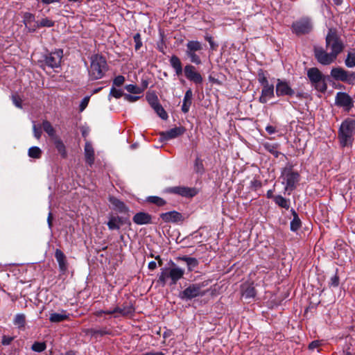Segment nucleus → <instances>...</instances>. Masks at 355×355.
Here are the masks:
<instances>
[{
	"instance_id": "nucleus-32",
	"label": "nucleus",
	"mask_w": 355,
	"mask_h": 355,
	"mask_svg": "<svg viewBox=\"0 0 355 355\" xmlns=\"http://www.w3.org/2000/svg\"><path fill=\"white\" fill-rule=\"evenodd\" d=\"M42 128L52 140H53L55 137H58L55 135V130L49 121L44 120L42 122Z\"/></svg>"
},
{
	"instance_id": "nucleus-33",
	"label": "nucleus",
	"mask_w": 355,
	"mask_h": 355,
	"mask_svg": "<svg viewBox=\"0 0 355 355\" xmlns=\"http://www.w3.org/2000/svg\"><path fill=\"white\" fill-rule=\"evenodd\" d=\"M275 202L282 208L288 209L290 207V201L288 199L284 198L280 195L275 196L274 197Z\"/></svg>"
},
{
	"instance_id": "nucleus-18",
	"label": "nucleus",
	"mask_w": 355,
	"mask_h": 355,
	"mask_svg": "<svg viewBox=\"0 0 355 355\" xmlns=\"http://www.w3.org/2000/svg\"><path fill=\"white\" fill-rule=\"evenodd\" d=\"M275 96L274 85L268 84L262 86L261 94L259 96V101L261 103H266L268 98H271Z\"/></svg>"
},
{
	"instance_id": "nucleus-5",
	"label": "nucleus",
	"mask_w": 355,
	"mask_h": 355,
	"mask_svg": "<svg viewBox=\"0 0 355 355\" xmlns=\"http://www.w3.org/2000/svg\"><path fill=\"white\" fill-rule=\"evenodd\" d=\"M354 130L355 120L348 119L342 123L338 132V138L342 146L352 144Z\"/></svg>"
},
{
	"instance_id": "nucleus-26",
	"label": "nucleus",
	"mask_w": 355,
	"mask_h": 355,
	"mask_svg": "<svg viewBox=\"0 0 355 355\" xmlns=\"http://www.w3.org/2000/svg\"><path fill=\"white\" fill-rule=\"evenodd\" d=\"M192 97H193V93L191 89H189L186 91L184 99H183V103L182 105V111L184 113H187L189 110L190 106L192 103Z\"/></svg>"
},
{
	"instance_id": "nucleus-16",
	"label": "nucleus",
	"mask_w": 355,
	"mask_h": 355,
	"mask_svg": "<svg viewBox=\"0 0 355 355\" xmlns=\"http://www.w3.org/2000/svg\"><path fill=\"white\" fill-rule=\"evenodd\" d=\"M185 132V128L182 126L175 127L171 128L167 131L162 132L160 133V136L162 139L165 141H168L170 139L176 138L184 134Z\"/></svg>"
},
{
	"instance_id": "nucleus-64",
	"label": "nucleus",
	"mask_w": 355,
	"mask_h": 355,
	"mask_svg": "<svg viewBox=\"0 0 355 355\" xmlns=\"http://www.w3.org/2000/svg\"><path fill=\"white\" fill-rule=\"evenodd\" d=\"M148 269L150 270H154L157 268V263L155 261H152L148 263Z\"/></svg>"
},
{
	"instance_id": "nucleus-35",
	"label": "nucleus",
	"mask_w": 355,
	"mask_h": 355,
	"mask_svg": "<svg viewBox=\"0 0 355 355\" xmlns=\"http://www.w3.org/2000/svg\"><path fill=\"white\" fill-rule=\"evenodd\" d=\"M345 64L349 68L355 67V49H352L347 53Z\"/></svg>"
},
{
	"instance_id": "nucleus-51",
	"label": "nucleus",
	"mask_w": 355,
	"mask_h": 355,
	"mask_svg": "<svg viewBox=\"0 0 355 355\" xmlns=\"http://www.w3.org/2000/svg\"><path fill=\"white\" fill-rule=\"evenodd\" d=\"M188 266V269L189 271H191L193 268H196L198 265V261L197 259L194 257H191L190 259H189L188 263H187Z\"/></svg>"
},
{
	"instance_id": "nucleus-57",
	"label": "nucleus",
	"mask_w": 355,
	"mask_h": 355,
	"mask_svg": "<svg viewBox=\"0 0 355 355\" xmlns=\"http://www.w3.org/2000/svg\"><path fill=\"white\" fill-rule=\"evenodd\" d=\"M89 96H86L85 97L80 104V111H83L85 109V107L87 106L88 105V103H89Z\"/></svg>"
},
{
	"instance_id": "nucleus-6",
	"label": "nucleus",
	"mask_w": 355,
	"mask_h": 355,
	"mask_svg": "<svg viewBox=\"0 0 355 355\" xmlns=\"http://www.w3.org/2000/svg\"><path fill=\"white\" fill-rule=\"evenodd\" d=\"M207 285L206 282L191 284L179 293V297L183 300H190L197 297L204 296L206 292L202 289Z\"/></svg>"
},
{
	"instance_id": "nucleus-19",
	"label": "nucleus",
	"mask_w": 355,
	"mask_h": 355,
	"mask_svg": "<svg viewBox=\"0 0 355 355\" xmlns=\"http://www.w3.org/2000/svg\"><path fill=\"white\" fill-rule=\"evenodd\" d=\"M133 222L137 225H147L152 223V216L146 212L137 213L132 218Z\"/></svg>"
},
{
	"instance_id": "nucleus-9",
	"label": "nucleus",
	"mask_w": 355,
	"mask_h": 355,
	"mask_svg": "<svg viewBox=\"0 0 355 355\" xmlns=\"http://www.w3.org/2000/svg\"><path fill=\"white\" fill-rule=\"evenodd\" d=\"M312 24L309 19H302L292 24V30L297 35L310 33L312 30Z\"/></svg>"
},
{
	"instance_id": "nucleus-10",
	"label": "nucleus",
	"mask_w": 355,
	"mask_h": 355,
	"mask_svg": "<svg viewBox=\"0 0 355 355\" xmlns=\"http://www.w3.org/2000/svg\"><path fill=\"white\" fill-rule=\"evenodd\" d=\"M168 193L177 194L182 197L192 198L197 194L196 188H191L184 186L171 187L166 189Z\"/></svg>"
},
{
	"instance_id": "nucleus-36",
	"label": "nucleus",
	"mask_w": 355,
	"mask_h": 355,
	"mask_svg": "<svg viewBox=\"0 0 355 355\" xmlns=\"http://www.w3.org/2000/svg\"><path fill=\"white\" fill-rule=\"evenodd\" d=\"M42 150L37 146L31 147L28 151V156L34 159H40L42 156Z\"/></svg>"
},
{
	"instance_id": "nucleus-41",
	"label": "nucleus",
	"mask_w": 355,
	"mask_h": 355,
	"mask_svg": "<svg viewBox=\"0 0 355 355\" xmlns=\"http://www.w3.org/2000/svg\"><path fill=\"white\" fill-rule=\"evenodd\" d=\"M194 171L196 173H200V174H202L205 172L202 160L199 157H197L195 160Z\"/></svg>"
},
{
	"instance_id": "nucleus-17",
	"label": "nucleus",
	"mask_w": 355,
	"mask_h": 355,
	"mask_svg": "<svg viewBox=\"0 0 355 355\" xmlns=\"http://www.w3.org/2000/svg\"><path fill=\"white\" fill-rule=\"evenodd\" d=\"M348 72V71L345 70L340 67H334L331 70L330 78L332 77L337 81H342L347 83V81L349 80L347 79Z\"/></svg>"
},
{
	"instance_id": "nucleus-58",
	"label": "nucleus",
	"mask_w": 355,
	"mask_h": 355,
	"mask_svg": "<svg viewBox=\"0 0 355 355\" xmlns=\"http://www.w3.org/2000/svg\"><path fill=\"white\" fill-rule=\"evenodd\" d=\"M250 186L252 189L257 190L261 187V182L258 180H254L251 181Z\"/></svg>"
},
{
	"instance_id": "nucleus-52",
	"label": "nucleus",
	"mask_w": 355,
	"mask_h": 355,
	"mask_svg": "<svg viewBox=\"0 0 355 355\" xmlns=\"http://www.w3.org/2000/svg\"><path fill=\"white\" fill-rule=\"evenodd\" d=\"M340 283L339 277L337 274H335L331 279L329 282V286L330 287H338Z\"/></svg>"
},
{
	"instance_id": "nucleus-46",
	"label": "nucleus",
	"mask_w": 355,
	"mask_h": 355,
	"mask_svg": "<svg viewBox=\"0 0 355 355\" xmlns=\"http://www.w3.org/2000/svg\"><path fill=\"white\" fill-rule=\"evenodd\" d=\"M256 295V291L253 286H248L243 292V296L245 298L254 297Z\"/></svg>"
},
{
	"instance_id": "nucleus-38",
	"label": "nucleus",
	"mask_w": 355,
	"mask_h": 355,
	"mask_svg": "<svg viewBox=\"0 0 355 355\" xmlns=\"http://www.w3.org/2000/svg\"><path fill=\"white\" fill-rule=\"evenodd\" d=\"M257 79L261 86L269 84L267 73L261 69L258 71Z\"/></svg>"
},
{
	"instance_id": "nucleus-60",
	"label": "nucleus",
	"mask_w": 355,
	"mask_h": 355,
	"mask_svg": "<svg viewBox=\"0 0 355 355\" xmlns=\"http://www.w3.org/2000/svg\"><path fill=\"white\" fill-rule=\"evenodd\" d=\"M124 224H127L128 225H131L128 216L125 218L121 216V222L119 223L120 227Z\"/></svg>"
},
{
	"instance_id": "nucleus-34",
	"label": "nucleus",
	"mask_w": 355,
	"mask_h": 355,
	"mask_svg": "<svg viewBox=\"0 0 355 355\" xmlns=\"http://www.w3.org/2000/svg\"><path fill=\"white\" fill-rule=\"evenodd\" d=\"M13 323L19 329H24L26 325V315L24 313H18L15 315Z\"/></svg>"
},
{
	"instance_id": "nucleus-1",
	"label": "nucleus",
	"mask_w": 355,
	"mask_h": 355,
	"mask_svg": "<svg viewBox=\"0 0 355 355\" xmlns=\"http://www.w3.org/2000/svg\"><path fill=\"white\" fill-rule=\"evenodd\" d=\"M325 46L326 50L320 46H315L314 56L320 64L329 65L337 59L345 47L336 28H329L325 37Z\"/></svg>"
},
{
	"instance_id": "nucleus-59",
	"label": "nucleus",
	"mask_w": 355,
	"mask_h": 355,
	"mask_svg": "<svg viewBox=\"0 0 355 355\" xmlns=\"http://www.w3.org/2000/svg\"><path fill=\"white\" fill-rule=\"evenodd\" d=\"M53 214L51 212H49L47 217V223L50 230H51L53 227Z\"/></svg>"
},
{
	"instance_id": "nucleus-43",
	"label": "nucleus",
	"mask_w": 355,
	"mask_h": 355,
	"mask_svg": "<svg viewBox=\"0 0 355 355\" xmlns=\"http://www.w3.org/2000/svg\"><path fill=\"white\" fill-rule=\"evenodd\" d=\"M124 94H125L123 93L122 89H116L115 87H112L110 89V94L108 96V99L110 100V98L112 96L116 98H119L121 96L124 97Z\"/></svg>"
},
{
	"instance_id": "nucleus-53",
	"label": "nucleus",
	"mask_w": 355,
	"mask_h": 355,
	"mask_svg": "<svg viewBox=\"0 0 355 355\" xmlns=\"http://www.w3.org/2000/svg\"><path fill=\"white\" fill-rule=\"evenodd\" d=\"M33 134L36 139H39L42 135V130L40 127H37L35 124L33 127Z\"/></svg>"
},
{
	"instance_id": "nucleus-44",
	"label": "nucleus",
	"mask_w": 355,
	"mask_h": 355,
	"mask_svg": "<svg viewBox=\"0 0 355 355\" xmlns=\"http://www.w3.org/2000/svg\"><path fill=\"white\" fill-rule=\"evenodd\" d=\"M46 348V345L44 342H35L31 347V349L36 352H42Z\"/></svg>"
},
{
	"instance_id": "nucleus-31",
	"label": "nucleus",
	"mask_w": 355,
	"mask_h": 355,
	"mask_svg": "<svg viewBox=\"0 0 355 355\" xmlns=\"http://www.w3.org/2000/svg\"><path fill=\"white\" fill-rule=\"evenodd\" d=\"M291 213L293 218L291 222V230L293 232H296L301 227L302 223L298 216V214L294 209H291Z\"/></svg>"
},
{
	"instance_id": "nucleus-37",
	"label": "nucleus",
	"mask_w": 355,
	"mask_h": 355,
	"mask_svg": "<svg viewBox=\"0 0 355 355\" xmlns=\"http://www.w3.org/2000/svg\"><path fill=\"white\" fill-rule=\"evenodd\" d=\"M147 202L156 205L158 207H162L166 204L165 200L158 196H149L147 198Z\"/></svg>"
},
{
	"instance_id": "nucleus-45",
	"label": "nucleus",
	"mask_w": 355,
	"mask_h": 355,
	"mask_svg": "<svg viewBox=\"0 0 355 355\" xmlns=\"http://www.w3.org/2000/svg\"><path fill=\"white\" fill-rule=\"evenodd\" d=\"M125 89L128 92L134 94H139L143 92V89H141V87H139L137 85L132 84L125 85Z\"/></svg>"
},
{
	"instance_id": "nucleus-7",
	"label": "nucleus",
	"mask_w": 355,
	"mask_h": 355,
	"mask_svg": "<svg viewBox=\"0 0 355 355\" xmlns=\"http://www.w3.org/2000/svg\"><path fill=\"white\" fill-rule=\"evenodd\" d=\"M186 47L185 54L189 58L190 62L196 65L200 64L202 61L196 52L202 50L201 43L196 40L189 41Z\"/></svg>"
},
{
	"instance_id": "nucleus-50",
	"label": "nucleus",
	"mask_w": 355,
	"mask_h": 355,
	"mask_svg": "<svg viewBox=\"0 0 355 355\" xmlns=\"http://www.w3.org/2000/svg\"><path fill=\"white\" fill-rule=\"evenodd\" d=\"M133 39H134V42L135 43V49L136 51H138L142 46L141 35L139 33H136L134 35Z\"/></svg>"
},
{
	"instance_id": "nucleus-62",
	"label": "nucleus",
	"mask_w": 355,
	"mask_h": 355,
	"mask_svg": "<svg viewBox=\"0 0 355 355\" xmlns=\"http://www.w3.org/2000/svg\"><path fill=\"white\" fill-rule=\"evenodd\" d=\"M266 130L270 135L274 134L277 131L276 128L272 125H268L266 128Z\"/></svg>"
},
{
	"instance_id": "nucleus-22",
	"label": "nucleus",
	"mask_w": 355,
	"mask_h": 355,
	"mask_svg": "<svg viewBox=\"0 0 355 355\" xmlns=\"http://www.w3.org/2000/svg\"><path fill=\"white\" fill-rule=\"evenodd\" d=\"M55 257L58 263L60 270L64 273L67 270V261L65 254L60 249H56Z\"/></svg>"
},
{
	"instance_id": "nucleus-27",
	"label": "nucleus",
	"mask_w": 355,
	"mask_h": 355,
	"mask_svg": "<svg viewBox=\"0 0 355 355\" xmlns=\"http://www.w3.org/2000/svg\"><path fill=\"white\" fill-rule=\"evenodd\" d=\"M69 315L67 314L65 311H62L61 313H52L49 315V320L53 323L62 322L68 319Z\"/></svg>"
},
{
	"instance_id": "nucleus-47",
	"label": "nucleus",
	"mask_w": 355,
	"mask_h": 355,
	"mask_svg": "<svg viewBox=\"0 0 355 355\" xmlns=\"http://www.w3.org/2000/svg\"><path fill=\"white\" fill-rule=\"evenodd\" d=\"M147 100L150 105V106L153 108L156 106V105H159V102L158 101L157 96L155 94H150L146 96Z\"/></svg>"
},
{
	"instance_id": "nucleus-8",
	"label": "nucleus",
	"mask_w": 355,
	"mask_h": 355,
	"mask_svg": "<svg viewBox=\"0 0 355 355\" xmlns=\"http://www.w3.org/2000/svg\"><path fill=\"white\" fill-rule=\"evenodd\" d=\"M63 57V51L61 49H56L55 51L46 53L43 56L45 64L53 69L60 66L61 60Z\"/></svg>"
},
{
	"instance_id": "nucleus-11",
	"label": "nucleus",
	"mask_w": 355,
	"mask_h": 355,
	"mask_svg": "<svg viewBox=\"0 0 355 355\" xmlns=\"http://www.w3.org/2000/svg\"><path fill=\"white\" fill-rule=\"evenodd\" d=\"M184 73L189 80L193 82L196 85H201L203 82L202 75L197 71L196 67L191 64H188L184 67Z\"/></svg>"
},
{
	"instance_id": "nucleus-21",
	"label": "nucleus",
	"mask_w": 355,
	"mask_h": 355,
	"mask_svg": "<svg viewBox=\"0 0 355 355\" xmlns=\"http://www.w3.org/2000/svg\"><path fill=\"white\" fill-rule=\"evenodd\" d=\"M109 202L112 205L114 209L116 210L120 214H128L129 208L125 205V203L116 198L114 196H110L109 198Z\"/></svg>"
},
{
	"instance_id": "nucleus-24",
	"label": "nucleus",
	"mask_w": 355,
	"mask_h": 355,
	"mask_svg": "<svg viewBox=\"0 0 355 355\" xmlns=\"http://www.w3.org/2000/svg\"><path fill=\"white\" fill-rule=\"evenodd\" d=\"M85 162L90 166L94 162V150L90 142L87 141L85 146Z\"/></svg>"
},
{
	"instance_id": "nucleus-56",
	"label": "nucleus",
	"mask_w": 355,
	"mask_h": 355,
	"mask_svg": "<svg viewBox=\"0 0 355 355\" xmlns=\"http://www.w3.org/2000/svg\"><path fill=\"white\" fill-rule=\"evenodd\" d=\"M347 79L349 80L347 81V83L349 85H354L355 84V71L354 72H348V77Z\"/></svg>"
},
{
	"instance_id": "nucleus-12",
	"label": "nucleus",
	"mask_w": 355,
	"mask_h": 355,
	"mask_svg": "<svg viewBox=\"0 0 355 355\" xmlns=\"http://www.w3.org/2000/svg\"><path fill=\"white\" fill-rule=\"evenodd\" d=\"M286 181V189L293 190L295 188V184L299 181L300 174L297 171H293L291 167L285 168L283 171Z\"/></svg>"
},
{
	"instance_id": "nucleus-48",
	"label": "nucleus",
	"mask_w": 355,
	"mask_h": 355,
	"mask_svg": "<svg viewBox=\"0 0 355 355\" xmlns=\"http://www.w3.org/2000/svg\"><path fill=\"white\" fill-rule=\"evenodd\" d=\"M11 99L13 103V104L18 108H22V99L20 98V96L17 94H12L11 96Z\"/></svg>"
},
{
	"instance_id": "nucleus-30",
	"label": "nucleus",
	"mask_w": 355,
	"mask_h": 355,
	"mask_svg": "<svg viewBox=\"0 0 355 355\" xmlns=\"http://www.w3.org/2000/svg\"><path fill=\"white\" fill-rule=\"evenodd\" d=\"M263 146L265 150L272 154L275 157L277 158L281 154L277 149L279 147V144H270L268 142L264 143Z\"/></svg>"
},
{
	"instance_id": "nucleus-14",
	"label": "nucleus",
	"mask_w": 355,
	"mask_h": 355,
	"mask_svg": "<svg viewBox=\"0 0 355 355\" xmlns=\"http://www.w3.org/2000/svg\"><path fill=\"white\" fill-rule=\"evenodd\" d=\"M135 311V309L131 302H125L121 306H116L114 309V312L119 313L120 315L123 317L132 316Z\"/></svg>"
},
{
	"instance_id": "nucleus-63",
	"label": "nucleus",
	"mask_w": 355,
	"mask_h": 355,
	"mask_svg": "<svg viewBox=\"0 0 355 355\" xmlns=\"http://www.w3.org/2000/svg\"><path fill=\"white\" fill-rule=\"evenodd\" d=\"M319 345H320V342L318 340H313L309 344V348L310 349H313L319 347Z\"/></svg>"
},
{
	"instance_id": "nucleus-29",
	"label": "nucleus",
	"mask_w": 355,
	"mask_h": 355,
	"mask_svg": "<svg viewBox=\"0 0 355 355\" xmlns=\"http://www.w3.org/2000/svg\"><path fill=\"white\" fill-rule=\"evenodd\" d=\"M121 222V216H110L109 220L107 223L110 230H119L120 229L119 223Z\"/></svg>"
},
{
	"instance_id": "nucleus-61",
	"label": "nucleus",
	"mask_w": 355,
	"mask_h": 355,
	"mask_svg": "<svg viewBox=\"0 0 355 355\" xmlns=\"http://www.w3.org/2000/svg\"><path fill=\"white\" fill-rule=\"evenodd\" d=\"M205 39L209 43L211 49H215L216 45L215 44L214 42L213 41L212 37L211 36H206Z\"/></svg>"
},
{
	"instance_id": "nucleus-42",
	"label": "nucleus",
	"mask_w": 355,
	"mask_h": 355,
	"mask_svg": "<svg viewBox=\"0 0 355 355\" xmlns=\"http://www.w3.org/2000/svg\"><path fill=\"white\" fill-rule=\"evenodd\" d=\"M153 110L161 119L164 120L168 119V114L160 103L159 105H156V106L153 107Z\"/></svg>"
},
{
	"instance_id": "nucleus-23",
	"label": "nucleus",
	"mask_w": 355,
	"mask_h": 355,
	"mask_svg": "<svg viewBox=\"0 0 355 355\" xmlns=\"http://www.w3.org/2000/svg\"><path fill=\"white\" fill-rule=\"evenodd\" d=\"M171 67L174 69L175 74L180 76L182 74L183 68L180 59L175 55H173L169 60Z\"/></svg>"
},
{
	"instance_id": "nucleus-54",
	"label": "nucleus",
	"mask_w": 355,
	"mask_h": 355,
	"mask_svg": "<svg viewBox=\"0 0 355 355\" xmlns=\"http://www.w3.org/2000/svg\"><path fill=\"white\" fill-rule=\"evenodd\" d=\"M14 338H15L14 337L8 336L4 335L2 337L1 343L3 345H8L12 343V341L14 340Z\"/></svg>"
},
{
	"instance_id": "nucleus-3",
	"label": "nucleus",
	"mask_w": 355,
	"mask_h": 355,
	"mask_svg": "<svg viewBox=\"0 0 355 355\" xmlns=\"http://www.w3.org/2000/svg\"><path fill=\"white\" fill-rule=\"evenodd\" d=\"M90 66L88 68L89 78L92 80L102 78L108 70L106 60L98 54L93 55L91 58Z\"/></svg>"
},
{
	"instance_id": "nucleus-2",
	"label": "nucleus",
	"mask_w": 355,
	"mask_h": 355,
	"mask_svg": "<svg viewBox=\"0 0 355 355\" xmlns=\"http://www.w3.org/2000/svg\"><path fill=\"white\" fill-rule=\"evenodd\" d=\"M171 267H164L161 268V272L158 275V282L163 286L166 284L168 279L171 280L170 285H175L181 279L184 275V270L178 267L172 261H170Z\"/></svg>"
},
{
	"instance_id": "nucleus-55",
	"label": "nucleus",
	"mask_w": 355,
	"mask_h": 355,
	"mask_svg": "<svg viewBox=\"0 0 355 355\" xmlns=\"http://www.w3.org/2000/svg\"><path fill=\"white\" fill-rule=\"evenodd\" d=\"M139 98L140 97L139 96H134V95L127 94H124V98L127 101L130 102V103L137 101Z\"/></svg>"
},
{
	"instance_id": "nucleus-15",
	"label": "nucleus",
	"mask_w": 355,
	"mask_h": 355,
	"mask_svg": "<svg viewBox=\"0 0 355 355\" xmlns=\"http://www.w3.org/2000/svg\"><path fill=\"white\" fill-rule=\"evenodd\" d=\"M160 218L165 223H178L184 220L182 214L177 211H171L166 213H162Z\"/></svg>"
},
{
	"instance_id": "nucleus-28",
	"label": "nucleus",
	"mask_w": 355,
	"mask_h": 355,
	"mask_svg": "<svg viewBox=\"0 0 355 355\" xmlns=\"http://www.w3.org/2000/svg\"><path fill=\"white\" fill-rule=\"evenodd\" d=\"M54 26V21L49 18H43L41 21H37L36 24H35L33 28H29V32H34L37 28L40 27H52Z\"/></svg>"
},
{
	"instance_id": "nucleus-39",
	"label": "nucleus",
	"mask_w": 355,
	"mask_h": 355,
	"mask_svg": "<svg viewBox=\"0 0 355 355\" xmlns=\"http://www.w3.org/2000/svg\"><path fill=\"white\" fill-rule=\"evenodd\" d=\"M23 21L26 27L28 28V29L31 28H33L31 26V24L35 21V15L31 12H25L23 17Z\"/></svg>"
},
{
	"instance_id": "nucleus-40",
	"label": "nucleus",
	"mask_w": 355,
	"mask_h": 355,
	"mask_svg": "<svg viewBox=\"0 0 355 355\" xmlns=\"http://www.w3.org/2000/svg\"><path fill=\"white\" fill-rule=\"evenodd\" d=\"M88 333L90 334L92 336L99 335L101 336H103L105 335L110 334V331L107 329V328H102L99 329L92 328L88 329Z\"/></svg>"
},
{
	"instance_id": "nucleus-4",
	"label": "nucleus",
	"mask_w": 355,
	"mask_h": 355,
	"mask_svg": "<svg viewBox=\"0 0 355 355\" xmlns=\"http://www.w3.org/2000/svg\"><path fill=\"white\" fill-rule=\"evenodd\" d=\"M307 76L316 90L322 93L327 91V83L331 81L329 76L324 75L317 67H312L308 69Z\"/></svg>"
},
{
	"instance_id": "nucleus-20",
	"label": "nucleus",
	"mask_w": 355,
	"mask_h": 355,
	"mask_svg": "<svg viewBox=\"0 0 355 355\" xmlns=\"http://www.w3.org/2000/svg\"><path fill=\"white\" fill-rule=\"evenodd\" d=\"M336 104L341 107H351L352 106V100L347 93L338 92L336 96Z\"/></svg>"
},
{
	"instance_id": "nucleus-25",
	"label": "nucleus",
	"mask_w": 355,
	"mask_h": 355,
	"mask_svg": "<svg viewBox=\"0 0 355 355\" xmlns=\"http://www.w3.org/2000/svg\"><path fill=\"white\" fill-rule=\"evenodd\" d=\"M55 148L60 155L61 157L66 159L67 157V152L66 146L60 137H55L53 140Z\"/></svg>"
},
{
	"instance_id": "nucleus-49",
	"label": "nucleus",
	"mask_w": 355,
	"mask_h": 355,
	"mask_svg": "<svg viewBox=\"0 0 355 355\" xmlns=\"http://www.w3.org/2000/svg\"><path fill=\"white\" fill-rule=\"evenodd\" d=\"M125 77L121 75H119L113 80V86L112 87H121L123 85L125 82Z\"/></svg>"
},
{
	"instance_id": "nucleus-13",
	"label": "nucleus",
	"mask_w": 355,
	"mask_h": 355,
	"mask_svg": "<svg viewBox=\"0 0 355 355\" xmlns=\"http://www.w3.org/2000/svg\"><path fill=\"white\" fill-rule=\"evenodd\" d=\"M275 93L277 96H293L295 94L294 89L290 87L288 82L281 79L277 80Z\"/></svg>"
}]
</instances>
